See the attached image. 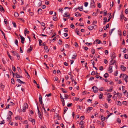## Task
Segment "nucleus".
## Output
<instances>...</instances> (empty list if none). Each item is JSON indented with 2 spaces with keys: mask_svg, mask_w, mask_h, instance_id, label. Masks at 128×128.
<instances>
[{
  "mask_svg": "<svg viewBox=\"0 0 128 128\" xmlns=\"http://www.w3.org/2000/svg\"><path fill=\"white\" fill-rule=\"evenodd\" d=\"M28 108V105L27 103H25L24 104V106L23 108L22 111L23 112H24L26 111V109Z\"/></svg>",
  "mask_w": 128,
  "mask_h": 128,
  "instance_id": "nucleus-1",
  "label": "nucleus"
},
{
  "mask_svg": "<svg viewBox=\"0 0 128 128\" xmlns=\"http://www.w3.org/2000/svg\"><path fill=\"white\" fill-rule=\"evenodd\" d=\"M92 88L93 89V92L94 93L97 92L98 90V88L95 86H93L92 87Z\"/></svg>",
  "mask_w": 128,
  "mask_h": 128,
  "instance_id": "nucleus-2",
  "label": "nucleus"
},
{
  "mask_svg": "<svg viewBox=\"0 0 128 128\" xmlns=\"http://www.w3.org/2000/svg\"><path fill=\"white\" fill-rule=\"evenodd\" d=\"M42 1L40 0H37L36 5L38 6H40L42 5Z\"/></svg>",
  "mask_w": 128,
  "mask_h": 128,
  "instance_id": "nucleus-3",
  "label": "nucleus"
},
{
  "mask_svg": "<svg viewBox=\"0 0 128 128\" xmlns=\"http://www.w3.org/2000/svg\"><path fill=\"white\" fill-rule=\"evenodd\" d=\"M19 36L20 38L21 43L23 44L24 43V41L25 40V38L20 34Z\"/></svg>",
  "mask_w": 128,
  "mask_h": 128,
  "instance_id": "nucleus-4",
  "label": "nucleus"
},
{
  "mask_svg": "<svg viewBox=\"0 0 128 128\" xmlns=\"http://www.w3.org/2000/svg\"><path fill=\"white\" fill-rule=\"evenodd\" d=\"M28 120L29 121L32 122L33 124L34 123V124H35V121L34 119H33L32 118H28Z\"/></svg>",
  "mask_w": 128,
  "mask_h": 128,
  "instance_id": "nucleus-5",
  "label": "nucleus"
},
{
  "mask_svg": "<svg viewBox=\"0 0 128 128\" xmlns=\"http://www.w3.org/2000/svg\"><path fill=\"white\" fill-rule=\"evenodd\" d=\"M14 55H15L17 57L18 60H20V56L17 52H15V53L14 54Z\"/></svg>",
  "mask_w": 128,
  "mask_h": 128,
  "instance_id": "nucleus-6",
  "label": "nucleus"
},
{
  "mask_svg": "<svg viewBox=\"0 0 128 128\" xmlns=\"http://www.w3.org/2000/svg\"><path fill=\"white\" fill-rule=\"evenodd\" d=\"M121 70L123 71H124L126 70V68L124 66V65H122L121 66Z\"/></svg>",
  "mask_w": 128,
  "mask_h": 128,
  "instance_id": "nucleus-7",
  "label": "nucleus"
},
{
  "mask_svg": "<svg viewBox=\"0 0 128 128\" xmlns=\"http://www.w3.org/2000/svg\"><path fill=\"white\" fill-rule=\"evenodd\" d=\"M112 66H110L109 67V70H108L109 71V72L110 73H111L112 72Z\"/></svg>",
  "mask_w": 128,
  "mask_h": 128,
  "instance_id": "nucleus-8",
  "label": "nucleus"
},
{
  "mask_svg": "<svg viewBox=\"0 0 128 128\" xmlns=\"http://www.w3.org/2000/svg\"><path fill=\"white\" fill-rule=\"evenodd\" d=\"M0 10L2 12H4L5 11L3 7L1 5H0Z\"/></svg>",
  "mask_w": 128,
  "mask_h": 128,
  "instance_id": "nucleus-9",
  "label": "nucleus"
},
{
  "mask_svg": "<svg viewBox=\"0 0 128 128\" xmlns=\"http://www.w3.org/2000/svg\"><path fill=\"white\" fill-rule=\"evenodd\" d=\"M42 12V10L41 8H40L38 9V13L39 14H41Z\"/></svg>",
  "mask_w": 128,
  "mask_h": 128,
  "instance_id": "nucleus-10",
  "label": "nucleus"
},
{
  "mask_svg": "<svg viewBox=\"0 0 128 128\" xmlns=\"http://www.w3.org/2000/svg\"><path fill=\"white\" fill-rule=\"evenodd\" d=\"M94 0H93L91 4V6L92 8L95 7L94 5Z\"/></svg>",
  "mask_w": 128,
  "mask_h": 128,
  "instance_id": "nucleus-11",
  "label": "nucleus"
},
{
  "mask_svg": "<svg viewBox=\"0 0 128 128\" xmlns=\"http://www.w3.org/2000/svg\"><path fill=\"white\" fill-rule=\"evenodd\" d=\"M116 56L114 55V52H113L112 54V59H114L115 58Z\"/></svg>",
  "mask_w": 128,
  "mask_h": 128,
  "instance_id": "nucleus-12",
  "label": "nucleus"
},
{
  "mask_svg": "<svg viewBox=\"0 0 128 128\" xmlns=\"http://www.w3.org/2000/svg\"><path fill=\"white\" fill-rule=\"evenodd\" d=\"M113 87L112 86L110 87V90H109L108 89H107L106 90V91H107L108 92H112V88H113Z\"/></svg>",
  "mask_w": 128,
  "mask_h": 128,
  "instance_id": "nucleus-13",
  "label": "nucleus"
},
{
  "mask_svg": "<svg viewBox=\"0 0 128 128\" xmlns=\"http://www.w3.org/2000/svg\"><path fill=\"white\" fill-rule=\"evenodd\" d=\"M124 18V16L123 14V13L122 12L121 14L120 18L122 19Z\"/></svg>",
  "mask_w": 128,
  "mask_h": 128,
  "instance_id": "nucleus-14",
  "label": "nucleus"
},
{
  "mask_svg": "<svg viewBox=\"0 0 128 128\" xmlns=\"http://www.w3.org/2000/svg\"><path fill=\"white\" fill-rule=\"evenodd\" d=\"M11 119V116L8 115V117L7 118V120L8 121H9Z\"/></svg>",
  "mask_w": 128,
  "mask_h": 128,
  "instance_id": "nucleus-15",
  "label": "nucleus"
},
{
  "mask_svg": "<svg viewBox=\"0 0 128 128\" xmlns=\"http://www.w3.org/2000/svg\"><path fill=\"white\" fill-rule=\"evenodd\" d=\"M68 108L67 107L65 106L64 107V114H65L66 113V112Z\"/></svg>",
  "mask_w": 128,
  "mask_h": 128,
  "instance_id": "nucleus-16",
  "label": "nucleus"
},
{
  "mask_svg": "<svg viewBox=\"0 0 128 128\" xmlns=\"http://www.w3.org/2000/svg\"><path fill=\"white\" fill-rule=\"evenodd\" d=\"M24 70L26 74H27V75H28L27 77H28V79H30V75H29V74H28V72H27V71H26V70L24 69Z\"/></svg>",
  "mask_w": 128,
  "mask_h": 128,
  "instance_id": "nucleus-17",
  "label": "nucleus"
},
{
  "mask_svg": "<svg viewBox=\"0 0 128 128\" xmlns=\"http://www.w3.org/2000/svg\"><path fill=\"white\" fill-rule=\"evenodd\" d=\"M7 54H8V56L9 58L10 59H11L12 60H13V58H12V56L10 55L9 54V52H7Z\"/></svg>",
  "mask_w": 128,
  "mask_h": 128,
  "instance_id": "nucleus-18",
  "label": "nucleus"
},
{
  "mask_svg": "<svg viewBox=\"0 0 128 128\" xmlns=\"http://www.w3.org/2000/svg\"><path fill=\"white\" fill-rule=\"evenodd\" d=\"M109 74L107 73H106L104 75V76L105 78H106L109 76Z\"/></svg>",
  "mask_w": 128,
  "mask_h": 128,
  "instance_id": "nucleus-19",
  "label": "nucleus"
},
{
  "mask_svg": "<svg viewBox=\"0 0 128 128\" xmlns=\"http://www.w3.org/2000/svg\"><path fill=\"white\" fill-rule=\"evenodd\" d=\"M64 99H66L68 98L69 97V95H68L64 94Z\"/></svg>",
  "mask_w": 128,
  "mask_h": 128,
  "instance_id": "nucleus-20",
  "label": "nucleus"
},
{
  "mask_svg": "<svg viewBox=\"0 0 128 128\" xmlns=\"http://www.w3.org/2000/svg\"><path fill=\"white\" fill-rule=\"evenodd\" d=\"M88 28L90 30H92L93 29V27L91 26H88Z\"/></svg>",
  "mask_w": 128,
  "mask_h": 128,
  "instance_id": "nucleus-21",
  "label": "nucleus"
},
{
  "mask_svg": "<svg viewBox=\"0 0 128 128\" xmlns=\"http://www.w3.org/2000/svg\"><path fill=\"white\" fill-rule=\"evenodd\" d=\"M14 15L15 16L17 17L19 15L18 13L17 12H14Z\"/></svg>",
  "mask_w": 128,
  "mask_h": 128,
  "instance_id": "nucleus-22",
  "label": "nucleus"
},
{
  "mask_svg": "<svg viewBox=\"0 0 128 128\" xmlns=\"http://www.w3.org/2000/svg\"><path fill=\"white\" fill-rule=\"evenodd\" d=\"M92 107H88L87 109V110H86V112H88V110H92Z\"/></svg>",
  "mask_w": 128,
  "mask_h": 128,
  "instance_id": "nucleus-23",
  "label": "nucleus"
},
{
  "mask_svg": "<svg viewBox=\"0 0 128 128\" xmlns=\"http://www.w3.org/2000/svg\"><path fill=\"white\" fill-rule=\"evenodd\" d=\"M113 114L112 113H110V114H108L107 116H106V117L105 118L106 119H108V118L111 115Z\"/></svg>",
  "mask_w": 128,
  "mask_h": 128,
  "instance_id": "nucleus-24",
  "label": "nucleus"
},
{
  "mask_svg": "<svg viewBox=\"0 0 128 128\" xmlns=\"http://www.w3.org/2000/svg\"><path fill=\"white\" fill-rule=\"evenodd\" d=\"M53 19L54 20L56 21L57 19V17L56 16H54L53 17Z\"/></svg>",
  "mask_w": 128,
  "mask_h": 128,
  "instance_id": "nucleus-25",
  "label": "nucleus"
},
{
  "mask_svg": "<svg viewBox=\"0 0 128 128\" xmlns=\"http://www.w3.org/2000/svg\"><path fill=\"white\" fill-rule=\"evenodd\" d=\"M78 8L79 10L81 11H82L83 10V7L82 6L81 7L78 6Z\"/></svg>",
  "mask_w": 128,
  "mask_h": 128,
  "instance_id": "nucleus-26",
  "label": "nucleus"
},
{
  "mask_svg": "<svg viewBox=\"0 0 128 128\" xmlns=\"http://www.w3.org/2000/svg\"><path fill=\"white\" fill-rule=\"evenodd\" d=\"M38 115H39V116L40 118V119L41 120L42 119V114H41V112H38Z\"/></svg>",
  "mask_w": 128,
  "mask_h": 128,
  "instance_id": "nucleus-27",
  "label": "nucleus"
},
{
  "mask_svg": "<svg viewBox=\"0 0 128 128\" xmlns=\"http://www.w3.org/2000/svg\"><path fill=\"white\" fill-rule=\"evenodd\" d=\"M70 15L69 14L67 15V14L65 13L64 14V15L63 16L66 17H68V18H70Z\"/></svg>",
  "mask_w": 128,
  "mask_h": 128,
  "instance_id": "nucleus-28",
  "label": "nucleus"
},
{
  "mask_svg": "<svg viewBox=\"0 0 128 128\" xmlns=\"http://www.w3.org/2000/svg\"><path fill=\"white\" fill-rule=\"evenodd\" d=\"M76 55H73V56L72 58V59L73 60L75 59L76 58Z\"/></svg>",
  "mask_w": 128,
  "mask_h": 128,
  "instance_id": "nucleus-29",
  "label": "nucleus"
},
{
  "mask_svg": "<svg viewBox=\"0 0 128 128\" xmlns=\"http://www.w3.org/2000/svg\"><path fill=\"white\" fill-rule=\"evenodd\" d=\"M118 34H119L120 36L122 35V31L120 30H118Z\"/></svg>",
  "mask_w": 128,
  "mask_h": 128,
  "instance_id": "nucleus-30",
  "label": "nucleus"
},
{
  "mask_svg": "<svg viewBox=\"0 0 128 128\" xmlns=\"http://www.w3.org/2000/svg\"><path fill=\"white\" fill-rule=\"evenodd\" d=\"M124 80H127V79L128 78V76L127 75L125 74L124 76Z\"/></svg>",
  "mask_w": 128,
  "mask_h": 128,
  "instance_id": "nucleus-31",
  "label": "nucleus"
},
{
  "mask_svg": "<svg viewBox=\"0 0 128 128\" xmlns=\"http://www.w3.org/2000/svg\"><path fill=\"white\" fill-rule=\"evenodd\" d=\"M91 52L93 54H94L95 52V50L93 48L92 49Z\"/></svg>",
  "mask_w": 128,
  "mask_h": 128,
  "instance_id": "nucleus-32",
  "label": "nucleus"
},
{
  "mask_svg": "<svg viewBox=\"0 0 128 128\" xmlns=\"http://www.w3.org/2000/svg\"><path fill=\"white\" fill-rule=\"evenodd\" d=\"M38 22L40 23L41 24V25L43 26H44L45 25V23L44 22H42V23H40V22L38 21Z\"/></svg>",
  "mask_w": 128,
  "mask_h": 128,
  "instance_id": "nucleus-33",
  "label": "nucleus"
},
{
  "mask_svg": "<svg viewBox=\"0 0 128 128\" xmlns=\"http://www.w3.org/2000/svg\"><path fill=\"white\" fill-rule=\"evenodd\" d=\"M114 29H115V28H113L111 30V31L110 32V31L109 34H110V35H111L112 33V32H113V31L114 30Z\"/></svg>",
  "mask_w": 128,
  "mask_h": 128,
  "instance_id": "nucleus-34",
  "label": "nucleus"
},
{
  "mask_svg": "<svg viewBox=\"0 0 128 128\" xmlns=\"http://www.w3.org/2000/svg\"><path fill=\"white\" fill-rule=\"evenodd\" d=\"M104 16H106L107 14V11L106 10H104Z\"/></svg>",
  "mask_w": 128,
  "mask_h": 128,
  "instance_id": "nucleus-35",
  "label": "nucleus"
},
{
  "mask_svg": "<svg viewBox=\"0 0 128 128\" xmlns=\"http://www.w3.org/2000/svg\"><path fill=\"white\" fill-rule=\"evenodd\" d=\"M101 41L98 39H97L96 40V42L98 44L100 43Z\"/></svg>",
  "mask_w": 128,
  "mask_h": 128,
  "instance_id": "nucleus-36",
  "label": "nucleus"
},
{
  "mask_svg": "<svg viewBox=\"0 0 128 128\" xmlns=\"http://www.w3.org/2000/svg\"><path fill=\"white\" fill-rule=\"evenodd\" d=\"M42 101V96L41 95H40V98H39V101Z\"/></svg>",
  "mask_w": 128,
  "mask_h": 128,
  "instance_id": "nucleus-37",
  "label": "nucleus"
},
{
  "mask_svg": "<svg viewBox=\"0 0 128 128\" xmlns=\"http://www.w3.org/2000/svg\"><path fill=\"white\" fill-rule=\"evenodd\" d=\"M100 124L103 126L104 125V122L103 121H102L100 123Z\"/></svg>",
  "mask_w": 128,
  "mask_h": 128,
  "instance_id": "nucleus-38",
  "label": "nucleus"
},
{
  "mask_svg": "<svg viewBox=\"0 0 128 128\" xmlns=\"http://www.w3.org/2000/svg\"><path fill=\"white\" fill-rule=\"evenodd\" d=\"M10 73H12L13 74V77H14V73L13 72H12V70H11L10 69Z\"/></svg>",
  "mask_w": 128,
  "mask_h": 128,
  "instance_id": "nucleus-39",
  "label": "nucleus"
},
{
  "mask_svg": "<svg viewBox=\"0 0 128 128\" xmlns=\"http://www.w3.org/2000/svg\"><path fill=\"white\" fill-rule=\"evenodd\" d=\"M63 11V8H59V11L60 12L62 13Z\"/></svg>",
  "mask_w": 128,
  "mask_h": 128,
  "instance_id": "nucleus-40",
  "label": "nucleus"
},
{
  "mask_svg": "<svg viewBox=\"0 0 128 128\" xmlns=\"http://www.w3.org/2000/svg\"><path fill=\"white\" fill-rule=\"evenodd\" d=\"M103 94L102 93L100 94V95L99 96V98L100 99H101L102 98V97L103 96Z\"/></svg>",
  "mask_w": 128,
  "mask_h": 128,
  "instance_id": "nucleus-41",
  "label": "nucleus"
},
{
  "mask_svg": "<svg viewBox=\"0 0 128 128\" xmlns=\"http://www.w3.org/2000/svg\"><path fill=\"white\" fill-rule=\"evenodd\" d=\"M117 121L119 124L121 122V120L119 118H118L117 119Z\"/></svg>",
  "mask_w": 128,
  "mask_h": 128,
  "instance_id": "nucleus-42",
  "label": "nucleus"
},
{
  "mask_svg": "<svg viewBox=\"0 0 128 128\" xmlns=\"http://www.w3.org/2000/svg\"><path fill=\"white\" fill-rule=\"evenodd\" d=\"M11 82L12 83V84H14V80L13 78H12L11 79Z\"/></svg>",
  "mask_w": 128,
  "mask_h": 128,
  "instance_id": "nucleus-43",
  "label": "nucleus"
},
{
  "mask_svg": "<svg viewBox=\"0 0 128 128\" xmlns=\"http://www.w3.org/2000/svg\"><path fill=\"white\" fill-rule=\"evenodd\" d=\"M0 30L3 36H4V38H5V35L4 33L2 30Z\"/></svg>",
  "mask_w": 128,
  "mask_h": 128,
  "instance_id": "nucleus-44",
  "label": "nucleus"
},
{
  "mask_svg": "<svg viewBox=\"0 0 128 128\" xmlns=\"http://www.w3.org/2000/svg\"><path fill=\"white\" fill-rule=\"evenodd\" d=\"M88 2H86L84 3V6L85 7H87L88 5Z\"/></svg>",
  "mask_w": 128,
  "mask_h": 128,
  "instance_id": "nucleus-45",
  "label": "nucleus"
},
{
  "mask_svg": "<svg viewBox=\"0 0 128 128\" xmlns=\"http://www.w3.org/2000/svg\"><path fill=\"white\" fill-rule=\"evenodd\" d=\"M12 68L14 72H15L16 71V68L14 66H12Z\"/></svg>",
  "mask_w": 128,
  "mask_h": 128,
  "instance_id": "nucleus-46",
  "label": "nucleus"
},
{
  "mask_svg": "<svg viewBox=\"0 0 128 128\" xmlns=\"http://www.w3.org/2000/svg\"><path fill=\"white\" fill-rule=\"evenodd\" d=\"M62 41L60 40H59V42H58V44H59L61 45L62 44Z\"/></svg>",
  "mask_w": 128,
  "mask_h": 128,
  "instance_id": "nucleus-47",
  "label": "nucleus"
},
{
  "mask_svg": "<svg viewBox=\"0 0 128 128\" xmlns=\"http://www.w3.org/2000/svg\"><path fill=\"white\" fill-rule=\"evenodd\" d=\"M38 41L39 42V45L40 46V45H41V43L42 42V40H40V39H39Z\"/></svg>",
  "mask_w": 128,
  "mask_h": 128,
  "instance_id": "nucleus-48",
  "label": "nucleus"
},
{
  "mask_svg": "<svg viewBox=\"0 0 128 128\" xmlns=\"http://www.w3.org/2000/svg\"><path fill=\"white\" fill-rule=\"evenodd\" d=\"M72 103H70L69 104H68L67 105V106L68 107H70L71 106H72Z\"/></svg>",
  "mask_w": 128,
  "mask_h": 128,
  "instance_id": "nucleus-49",
  "label": "nucleus"
},
{
  "mask_svg": "<svg viewBox=\"0 0 128 128\" xmlns=\"http://www.w3.org/2000/svg\"><path fill=\"white\" fill-rule=\"evenodd\" d=\"M104 62L105 64H107L108 62V61H107L106 59H104Z\"/></svg>",
  "mask_w": 128,
  "mask_h": 128,
  "instance_id": "nucleus-50",
  "label": "nucleus"
},
{
  "mask_svg": "<svg viewBox=\"0 0 128 128\" xmlns=\"http://www.w3.org/2000/svg\"><path fill=\"white\" fill-rule=\"evenodd\" d=\"M84 119V116H82L80 118V119L82 120H83Z\"/></svg>",
  "mask_w": 128,
  "mask_h": 128,
  "instance_id": "nucleus-51",
  "label": "nucleus"
},
{
  "mask_svg": "<svg viewBox=\"0 0 128 128\" xmlns=\"http://www.w3.org/2000/svg\"><path fill=\"white\" fill-rule=\"evenodd\" d=\"M125 74H121L120 76V78H121L122 77H124V76Z\"/></svg>",
  "mask_w": 128,
  "mask_h": 128,
  "instance_id": "nucleus-52",
  "label": "nucleus"
},
{
  "mask_svg": "<svg viewBox=\"0 0 128 128\" xmlns=\"http://www.w3.org/2000/svg\"><path fill=\"white\" fill-rule=\"evenodd\" d=\"M104 69L103 67L102 66H100L99 67V70H102Z\"/></svg>",
  "mask_w": 128,
  "mask_h": 128,
  "instance_id": "nucleus-53",
  "label": "nucleus"
},
{
  "mask_svg": "<svg viewBox=\"0 0 128 128\" xmlns=\"http://www.w3.org/2000/svg\"><path fill=\"white\" fill-rule=\"evenodd\" d=\"M44 113L45 114V115L48 117V116L49 115L48 113L46 112H46H44Z\"/></svg>",
  "mask_w": 128,
  "mask_h": 128,
  "instance_id": "nucleus-54",
  "label": "nucleus"
},
{
  "mask_svg": "<svg viewBox=\"0 0 128 128\" xmlns=\"http://www.w3.org/2000/svg\"><path fill=\"white\" fill-rule=\"evenodd\" d=\"M70 27L72 29H74V26L73 24H72L70 25Z\"/></svg>",
  "mask_w": 128,
  "mask_h": 128,
  "instance_id": "nucleus-55",
  "label": "nucleus"
},
{
  "mask_svg": "<svg viewBox=\"0 0 128 128\" xmlns=\"http://www.w3.org/2000/svg\"><path fill=\"white\" fill-rule=\"evenodd\" d=\"M61 90L62 91V92L64 93H67V91H64V90L63 88H61Z\"/></svg>",
  "mask_w": 128,
  "mask_h": 128,
  "instance_id": "nucleus-56",
  "label": "nucleus"
},
{
  "mask_svg": "<svg viewBox=\"0 0 128 128\" xmlns=\"http://www.w3.org/2000/svg\"><path fill=\"white\" fill-rule=\"evenodd\" d=\"M104 88L103 87H101L98 90L100 91H102L104 90Z\"/></svg>",
  "mask_w": 128,
  "mask_h": 128,
  "instance_id": "nucleus-57",
  "label": "nucleus"
},
{
  "mask_svg": "<svg viewBox=\"0 0 128 128\" xmlns=\"http://www.w3.org/2000/svg\"><path fill=\"white\" fill-rule=\"evenodd\" d=\"M124 57L125 58L128 59V58L127 54H125L124 56Z\"/></svg>",
  "mask_w": 128,
  "mask_h": 128,
  "instance_id": "nucleus-58",
  "label": "nucleus"
},
{
  "mask_svg": "<svg viewBox=\"0 0 128 128\" xmlns=\"http://www.w3.org/2000/svg\"><path fill=\"white\" fill-rule=\"evenodd\" d=\"M97 23V21H94L93 22L92 24L94 26H95V24H96Z\"/></svg>",
  "mask_w": 128,
  "mask_h": 128,
  "instance_id": "nucleus-59",
  "label": "nucleus"
},
{
  "mask_svg": "<svg viewBox=\"0 0 128 128\" xmlns=\"http://www.w3.org/2000/svg\"><path fill=\"white\" fill-rule=\"evenodd\" d=\"M31 49H30V48H28V49L27 50V52H31V51L32 50Z\"/></svg>",
  "mask_w": 128,
  "mask_h": 128,
  "instance_id": "nucleus-60",
  "label": "nucleus"
},
{
  "mask_svg": "<svg viewBox=\"0 0 128 128\" xmlns=\"http://www.w3.org/2000/svg\"><path fill=\"white\" fill-rule=\"evenodd\" d=\"M15 44L17 46L18 45V42L17 40L16 39L15 40Z\"/></svg>",
  "mask_w": 128,
  "mask_h": 128,
  "instance_id": "nucleus-61",
  "label": "nucleus"
},
{
  "mask_svg": "<svg viewBox=\"0 0 128 128\" xmlns=\"http://www.w3.org/2000/svg\"><path fill=\"white\" fill-rule=\"evenodd\" d=\"M12 24L13 25L14 27L16 28V24L15 22H12Z\"/></svg>",
  "mask_w": 128,
  "mask_h": 128,
  "instance_id": "nucleus-62",
  "label": "nucleus"
},
{
  "mask_svg": "<svg viewBox=\"0 0 128 128\" xmlns=\"http://www.w3.org/2000/svg\"><path fill=\"white\" fill-rule=\"evenodd\" d=\"M125 12L126 14H128V8H127L125 10Z\"/></svg>",
  "mask_w": 128,
  "mask_h": 128,
  "instance_id": "nucleus-63",
  "label": "nucleus"
},
{
  "mask_svg": "<svg viewBox=\"0 0 128 128\" xmlns=\"http://www.w3.org/2000/svg\"><path fill=\"white\" fill-rule=\"evenodd\" d=\"M76 32L77 33V34L78 35L80 36L81 35V33L79 31H77Z\"/></svg>",
  "mask_w": 128,
  "mask_h": 128,
  "instance_id": "nucleus-64",
  "label": "nucleus"
}]
</instances>
